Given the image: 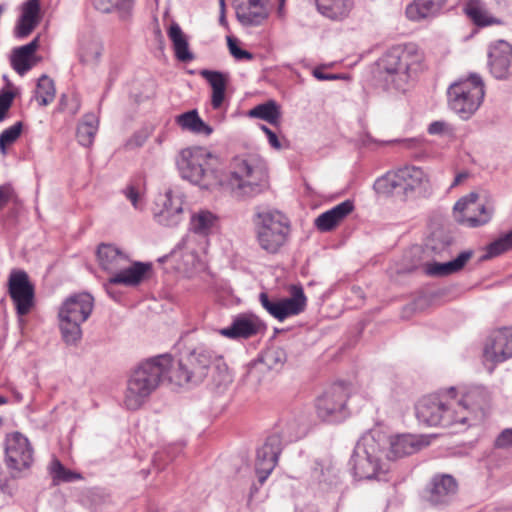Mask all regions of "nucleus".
Returning a JSON list of instances; mask_svg holds the SVG:
<instances>
[{
    "instance_id": "f257e3e1",
    "label": "nucleus",
    "mask_w": 512,
    "mask_h": 512,
    "mask_svg": "<svg viewBox=\"0 0 512 512\" xmlns=\"http://www.w3.org/2000/svg\"><path fill=\"white\" fill-rule=\"evenodd\" d=\"M423 53L413 43L388 49L377 61V79L386 91L404 92L409 81L422 69Z\"/></svg>"
},
{
    "instance_id": "f03ea898",
    "label": "nucleus",
    "mask_w": 512,
    "mask_h": 512,
    "mask_svg": "<svg viewBox=\"0 0 512 512\" xmlns=\"http://www.w3.org/2000/svg\"><path fill=\"white\" fill-rule=\"evenodd\" d=\"M472 394L464 399L445 402L439 396L429 395L423 397L416 405V417L426 426L450 427L454 424H469L483 414L482 407L471 408L469 404Z\"/></svg>"
},
{
    "instance_id": "7ed1b4c3",
    "label": "nucleus",
    "mask_w": 512,
    "mask_h": 512,
    "mask_svg": "<svg viewBox=\"0 0 512 512\" xmlns=\"http://www.w3.org/2000/svg\"><path fill=\"white\" fill-rule=\"evenodd\" d=\"M172 364L169 354H162L139 363L127 379L124 405L128 410H138L159 387Z\"/></svg>"
},
{
    "instance_id": "20e7f679",
    "label": "nucleus",
    "mask_w": 512,
    "mask_h": 512,
    "mask_svg": "<svg viewBox=\"0 0 512 512\" xmlns=\"http://www.w3.org/2000/svg\"><path fill=\"white\" fill-rule=\"evenodd\" d=\"M97 256L100 266L113 275L104 284L109 291L110 285L137 286L150 268V264L135 262L130 265L129 257L112 244L102 243L98 246Z\"/></svg>"
},
{
    "instance_id": "39448f33",
    "label": "nucleus",
    "mask_w": 512,
    "mask_h": 512,
    "mask_svg": "<svg viewBox=\"0 0 512 512\" xmlns=\"http://www.w3.org/2000/svg\"><path fill=\"white\" fill-rule=\"evenodd\" d=\"M181 177L202 188H209L219 181L218 158L206 148L189 147L183 149L177 160Z\"/></svg>"
},
{
    "instance_id": "423d86ee",
    "label": "nucleus",
    "mask_w": 512,
    "mask_h": 512,
    "mask_svg": "<svg viewBox=\"0 0 512 512\" xmlns=\"http://www.w3.org/2000/svg\"><path fill=\"white\" fill-rule=\"evenodd\" d=\"M212 365L218 370L222 367L226 369L221 356L201 345L178 362L177 367L170 372L169 379L179 386L198 385L207 377Z\"/></svg>"
},
{
    "instance_id": "0eeeda50",
    "label": "nucleus",
    "mask_w": 512,
    "mask_h": 512,
    "mask_svg": "<svg viewBox=\"0 0 512 512\" xmlns=\"http://www.w3.org/2000/svg\"><path fill=\"white\" fill-rule=\"evenodd\" d=\"M382 445L371 433H365L356 443L349 465L358 480H386L388 468L382 462Z\"/></svg>"
},
{
    "instance_id": "6e6552de",
    "label": "nucleus",
    "mask_w": 512,
    "mask_h": 512,
    "mask_svg": "<svg viewBox=\"0 0 512 512\" xmlns=\"http://www.w3.org/2000/svg\"><path fill=\"white\" fill-rule=\"evenodd\" d=\"M94 299L88 293H79L68 297L59 309L60 330L64 342L76 345L82 338L81 324L92 313Z\"/></svg>"
},
{
    "instance_id": "1a4fd4ad",
    "label": "nucleus",
    "mask_w": 512,
    "mask_h": 512,
    "mask_svg": "<svg viewBox=\"0 0 512 512\" xmlns=\"http://www.w3.org/2000/svg\"><path fill=\"white\" fill-rule=\"evenodd\" d=\"M450 109L461 119H470L481 106L485 96L484 82L479 74L452 83L447 91Z\"/></svg>"
},
{
    "instance_id": "9d476101",
    "label": "nucleus",
    "mask_w": 512,
    "mask_h": 512,
    "mask_svg": "<svg viewBox=\"0 0 512 512\" xmlns=\"http://www.w3.org/2000/svg\"><path fill=\"white\" fill-rule=\"evenodd\" d=\"M256 238L261 249L269 254H276L286 243L290 226L288 219L276 210L257 212L255 219Z\"/></svg>"
},
{
    "instance_id": "9b49d317",
    "label": "nucleus",
    "mask_w": 512,
    "mask_h": 512,
    "mask_svg": "<svg viewBox=\"0 0 512 512\" xmlns=\"http://www.w3.org/2000/svg\"><path fill=\"white\" fill-rule=\"evenodd\" d=\"M228 185L237 198L254 197L268 187L265 172L248 160L236 157L230 163Z\"/></svg>"
},
{
    "instance_id": "f8f14e48",
    "label": "nucleus",
    "mask_w": 512,
    "mask_h": 512,
    "mask_svg": "<svg viewBox=\"0 0 512 512\" xmlns=\"http://www.w3.org/2000/svg\"><path fill=\"white\" fill-rule=\"evenodd\" d=\"M425 180L426 175L421 168L405 166L379 177L374 183V189L379 194L408 196L421 187Z\"/></svg>"
},
{
    "instance_id": "ddd939ff",
    "label": "nucleus",
    "mask_w": 512,
    "mask_h": 512,
    "mask_svg": "<svg viewBox=\"0 0 512 512\" xmlns=\"http://www.w3.org/2000/svg\"><path fill=\"white\" fill-rule=\"evenodd\" d=\"M349 387L344 382H337L327 388L315 400L317 416L325 422L334 423L348 416L346 403L349 397Z\"/></svg>"
},
{
    "instance_id": "4468645a",
    "label": "nucleus",
    "mask_w": 512,
    "mask_h": 512,
    "mask_svg": "<svg viewBox=\"0 0 512 512\" xmlns=\"http://www.w3.org/2000/svg\"><path fill=\"white\" fill-rule=\"evenodd\" d=\"M512 357V327L497 329L488 336L483 349V362L491 374L495 366Z\"/></svg>"
},
{
    "instance_id": "2eb2a0df",
    "label": "nucleus",
    "mask_w": 512,
    "mask_h": 512,
    "mask_svg": "<svg viewBox=\"0 0 512 512\" xmlns=\"http://www.w3.org/2000/svg\"><path fill=\"white\" fill-rule=\"evenodd\" d=\"M8 294L18 316L27 315L34 306L35 288L24 270H12L8 278Z\"/></svg>"
},
{
    "instance_id": "dca6fc26",
    "label": "nucleus",
    "mask_w": 512,
    "mask_h": 512,
    "mask_svg": "<svg viewBox=\"0 0 512 512\" xmlns=\"http://www.w3.org/2000/svg\"><path fill=\"white\" fill-rule=\"evenodd\" d=\"M478 194L471 192L460 198L454 205V218L457 223L467 227L486 224L492 215V209L478 202Z\"/></svg>"
},
{
    "instance_id": "f3484780",
    "label": "nucleus",
    "mask_w": 512,
    "mask_h": 512,
    "mask_svg": "<svg viewBox=\"0 0 512 512\" xmlns=\"http://www.w3.org/2000/svg\"><path fill=\"white\" fill-rule=\"evenodd\" d=\"M33 462V448L20 432L8 434L5 439V463L10 470L21 472L30 468Z\"/></svg>"
},
{
    "instance_id": "a211bd4d",
    "label": "nucleus",
    "mask_w": 512,
    "mask_h": 512,
    "mask_svg": "<svg viewBox=\"0 0 512 512\" xmlns=\"http://www.w3.org/2000/svg\"><path fill=\"white\" fill-rule=\"evenodd\" d=\"M488 68L497 80H507L512 76V45L498 40L489 45Z\"/></svg>"
},
{
    "instance_id": "6ab92c4d",
    "label": "nucleus",
    "mask_w": 512,
    "mask_h": 512,
    "mask_svg": "<svg viewBox=\"0 0 512 512\" xmlns=\"http://www.w3.org/2000/svg\"><path fill=\"white\" fill-rule=\"evenodd\" d=\"M282 448L277 436H268L263 446L257 449L255 471L261 485L276 467Z\"/></svg>"
},
{
    "instance_id": "aec40b11",
    "label": "nucleus",
    "mask_w": 512,
    "mask_h": 512,
    "mask_svg": "<svg viewBox=\"0 0 512 512\" xmlns=\"http://www.w3.org/2000/svg\"><path fill=\"white\" fill-rule=\"evenodd\" d=\"M458 491V483L450 474H435L427 488V500L435 507L450 504Z\"/></svg>"
},
{
    "instance_id": "412c9836",
    "label": "nucleus",
    "mask_w": 512,
    "mask_h": 512,
    "mask_svg": "<svg viewBox=\"0 0 512 512\" xmlns=\"http://www.w3.org/2000/svg\"><path fill=\"white\" fill-rule=\"evenodd\" d=\"M269 0H241L236 6V18L243 26H259L269 16Z\"/></svg>"
},
{
    "instance_id": "4be33fe9",
    "label": "nucleus",
    "mask_w": 512,
    "mask_h": 512,
    "mask_svg": "<svg viewBox=\"0 0 512 512\" xmlns=\"http://www.w3.org/2000/svg\"><path fill=\"white\" fill-rule=\"evenodd\" d=\"M261 321L254 315L239 314L230 326L222 328L219 333L229 339H248L256 335L262 328Z\"/></svg>"
},
{
    "instance_id": "5701e85b",
    "label": "nucleus",
    "mask_w": 512,
    "mask_h": 512,
    "mask_svg": "<svg viewBox=\"0 0 512 512\" xmlns=\"http://www.w3.org/2000/svg\"><path fill=\"white\" fill-rule=\"evenodd\" d=\"M305 434L302 418L289 414L283 416L273 428L269 436H277L281 440V446L300 439Z\"/></svg>"
},
{
    "instance_id": "b1692460",
    "label": "nucleus",
    "mask_w": 512,
    "mask_h": 512,
    "mask_svg": "<svg viewBox=\"0 0 512 512\" xmlns=\"http://www.w3.org/2000/svg\"><path fill=\"white\" fill-rule=\"evenodd\" d=\"M354 209L352 200H345L330 210L321 213L314 221L315 227L320 232H330L348 216Z\"/></svg>"
},
{
    "instance_id": "393cba45",
    "label": "nucleus",
    "mask_w": 512,
    "mask_h": 512,
    "mask_svg": "<svg viewBox=\"0 0 512 512\" xmlns=\"http://www.w3.org/2000/svg\"><path fill=\"white\" fill-rule=\"evenodd\" d=\"M339 471L335 464L328 459L316 460L311 470V479L319 487L328 491L339 484Z\"/></svg>"
},
{
    "instance_id": "a878e982",
    "label": "nucleus",
    "mask_w": 512,
    "mask_h": 512,
    "mask_svg": "<svg viewBox=\"0 0 512 512\" xmlns=\"http://www.w3.org/2000/svg\"><path fill=\"white\" fill-rule=\"evenodd\" d=\"M200 76L204 78L212 89L211 106L213 109H219L225 100L227 85L229 83V74L217 70L203 69Z\"/></svg>"
},
{
    "instance_id": "bb28decb",
    "label": "nucleus",
    "mask_w": 512,
    "mask_h": 512,
    "mask_svg": "<svg viewBox=\"0 0 512 512\" xmlns=\"http://www.w3.org/2000/svg\"><path fill=\"white\" fill-rule=\"evenodd\" d=\"M447 0H414L406 8V15L412 21L431 19L441 13Z\"/></svg>"
},
{
    "instance_id": "cd10ccee",
    "label": "nucleus",
    "mask_w": 512,
    "mask_h": 512,
    "mask_svg": "<svg viewBox=\"0 0 512 512\" xmlns=\"http://www.w3.org/2000/svg\"><path fill=\"white\" fill-rule=\"evenodd\" d=\"M472 250L462 251L456 258L440 263L433 262L426 265V273L430 276L443 277L461 271L473 256Z\"/></svg>"
},
{
    "instance_id": "c85d7f7f",
    "label": "nucleus",
    "mask_w": 512,
    "mask_h": 512,
    "mask_svg": "<svg viewBox=\"0 0 512 512\" xmlns=\"http://www.w3.org/2000/svg\"><path fill=\"white\" fill-rule=\"evenodd\" d=\"M38 47L39 37H36L26 45L16 47L12 50L10 57L11 66L19 75H24L33 67L31 59Z\"/></svg>"
},
{
    "instance_id": "c756f323",
    "label": "nucleus",
    "mask_w": 512,
    "mask_h": 512,
    "mask_svg": "<svg viewBox=\"0 0 512 512\" xmlns=\"http://www.w3.org/2000/svg\"><path fill=\"white\" fill-rule=\"evenodd\" d=\"M421 447L422 442L416 436L411 434L399 435L391 440L387 457L393 460L402 458L416 453Z\"/></svg>"
},
{
    "instance_id": "7c9ffc66",
    "label": "nucleus",
    "mask_w": 512,
    "mask_h": 512,
    "mask_svg": "<svg viewBox=\"0 0 512 512\" xmlns=\"http://www.w3.org/2000/svg\"><path fill=\"white\" fill-rule=\"evenodd\" d=\"M167 34L172 42L176 58L185 63L192 61L194 59V55L189 50L188 39L179 24L173 22L170 25Z\"/></svg>"
},
{
    "instance_id": "2f4dec72",
    "label": "nucleus",
    "mask_w": 512,
    "mask_h": 512,
    "mask_svg": "<svg viewBox=\"0 0 512 512\" xmlns=\"http://www.w3.org/2000/svg\"><path fill=\"white\" fill-rule=\"evenodd\" d=\"M306 296L301 287L294 286L292 296L280 299V321L300 314L305 310Z\"/></svg>"
},
{
    "instance_id": "473e14b6",
    "label": "nucleus",
    "mask_w": 512,
    "mask_h": 512,
    "mask_svg": "<svg viewBox=\"0 0 512 512\" xmlns=\"http://www.w3.org/2000/svg\"><path fill=\"white\" fill-rule=\"evenodd\" d=\"M464 12L467 17L479 27H486L494 24H500L501 21L487 12L485 5L481 0H469L464 6Z\"/></svg>"
},
{
    "instance_id": "72a5a7b5",
    "label": "nucleus",
    "mask_w": 512,
    "mask_h": 512,
    "mask_svg": "<svg viewBox=\"0 0 512 512\" xmlns=\"http://www.w3.org/2000/svg\"><path fill=\"white\" fill-rule=\"evenodd\" d=\"M176 122L183 130L196 134L209 136L213 132L212 127L199 117L197 110H190L180 114L177 116Z\"/></svg>"
},
{
    "instance_id": "f704fd0d",
    "label": "nucleus",
    "mask_w": 512,
    "mask_h": 512,
    "mask_svg": "<svg viewBox=\"0 0 512 512\" xmlns=\"http://www.w3.org/2000/svg\"><path fill=\"white\" fill-rule=\"evenodd\" d=\"M93 5L102 13L115 12L125 21L131 16L134 0H93Z\"/></svg>"
},
{
    "instance_id": "c9c22d12",
    "label": "nucleus",
    "mask_w": 512,
    "mask_h": 512,
    "mask_svg": "<svg viewBox=\"0 0 512 512\" xmlns=\"http://www.w3.org/2000/svg\"><path fill=\"white\" fill-rule=\"evenodd\" d=\"M98 118L93 113L85 114L77 126L76 137L80 145L90 147L98 131Z\"/></svg>"
},
{
    "instance_id": "e433bc0d",
    "label": "nucleus",
    "mask_w": 512,
    "mask_h": 512,
    "mask_svg": "<svg viewBox=\"0 0 512 512\" xmlns=\"http://www.w3.org/2000/svg\"><path fill=\"white\" fill-rule=\"evenodd\" d=\"M316 6L322 15L330 19H340L348 14L352 2L350 0H318Z\"/></svg>"
},
{
    "instance_id": "4c0bfd02",
    "label": "nucleus",
    "mask_w": 512,
    "mask_h": 512,
    "mask_svg": "<svg viewBox=\"0 0 512 512\" xmlns=\"http://www.w3.org/2000/svg\"><path fill=\"white\" fill-rule=\"evenodd\" d=\"M248 115L253 118L265 120L271 125H278L281 112L279 105L275 101L270 100L252 108Z\"/></svg>"
},
{
    "instance_id": "58836bf2",
    "label": "nucleus",
    "mask_w": 512,
    "mask_h": 512,
    "mask_svg": "<svg viewBox=\"0 0 512 512\" xmlns=\"http://www.w3.org/2000/svg\"><path fill=\"white\" fill-rule=\"evenodd\" d=\"M55 92L54 81L46 74L41 75L37 82L35 96L39 105L47 106L50 104L55 98Z\"/></svg>"
},
{
    "instance_id": "ea45409f",
    "label": "nucleus",
    "mask_w": 512,
    "mask_h": 512,
    "mask_svg": "<svg viewBox=\"0 0 512 512\" xmlns=\"http://www.w3.org/2000/svg\"><path fill=\"white\" fill-rule=\"evenodd\" d=\"M215 216L209 211H200L190 220V230L196 234L207 235L215 223Z\"/></svg>"
},
{
    "instance_id": "a19ab883",
    "label": "nucleus",
    "mask_w": 512,
    "mask_h": 512,
    "mask_svg": "<svg viewBox=\"0 0 512 512\" xmlns=\"http://www.w3.org/2000/svg\"><path fill=\"white\" fill-rule=\"evenodd\" d=\"M102 44L97 40H88L80 46L79 60L83 64H96L102 54Z\"/></svg>"
},
{
    "instance_id": "79ce46f5",
    "label": "nucleus",
    "mask_w": 512,
    "mask_h": 512,
    "mask_svg": "<svg viewBox=\"0 0 512 512\" xmlns=\"http://www.w3.org/2000/svg\"><path fill=\"white\" fill-rule=\"evenodd\" d=\"M153 214L154 219L158 224L166 227H174L182 221L183 207L181 205H177V207H172V210L154 209Z\"/></svg>"
},
{
    "instance_id": "37998d69",
    "label": "nucleus",
    "mask_w": 512,
    "mask_h": 512,
    "mask_svg": "<svg viewBox=\"0 0 512 512\" xmlns=\"http://www.w3.org/2000/svg\"><path fill=\"white\" fill-rule=\"evenodd\" d=\"M50 473L55 483L59 482H74L82 478L77 473L67 469L58 459H53L50 465Z\"/></svg>"
},
{
    "instance_id": "c03bdc74",
    "label": "nucleus",
    "mask_w": 512,
    "mask_h": 512,
    "mask_svg": "<svg viewBox=\"0 0 512 512\" xmlns=\"http://www.w3.org/2000/svg\"><path fill=\"white\" fill-rule=\"evenodd\" d=\"M23 129V123L21 121L16 122L14 125L3 130L0 134V153L2 155L7 154V147L12 145L21 136Z\"/></svg>"
},
{
    "instance_id": "a18cd8bd",
    "label": "nucleus",
    "mask_w": 512,
    "mask_h": 512,
    "mask_svg": "<svg viewBox=\"0 0 512 512\" xmlns=\"http://www.w3.org/2000/svg\"><path fill=\"white\" fill-rule=\"evenodd\" d=\"M512 249V230L491 242L484 258H492Z\"/></svg>"
},
{
    "instance_id": "49530a36",
    "label": "nucleus",
    "mask_w": 512,
    "mask_h": 512,
    "mask_svg": "<svg viewBox=\"0 0 512 512\" xmlns=\"http://www.w3.org/2000/svg\"><path fill=\"white\" fill-rule=\"evenodd\" d=\"M269 369H278L286 360L285 352L280 348L267 349L260 358Z\"/></svg>"
},
{
    "instance_id": "de8ad7c7",
    "label": "nucleus",
    "mask_w": 512,
    "mask_h": 512,
    "mask_svg": "<svg viewBox=\"0 0 512 512\" xmlns=\"http://www.w3.org/2000/svg\"><path fill=\"white\" fill-rule=\"evenodd\" d=\"M182 446L179 445H172L164 448L161 451H158L154 454L153 457V466L157 470H161L166 465L167 461H171L176 454L182 449Z\"/></svg>"
},
{
    "instance_id": "09e8293b",
    "label": "nucleus",
    "mask_w": 512,
    "mask_h": 512,
    "mask_svg": "<svg viewBox=\"0 0 512 512\" xmlns=\"http://www.w3.org/2000/svg\"><path fill=\"white\" fill-rule=\"evenodd\" d=\"M14 98L15 93L12 90L6 88L0 90V122H3L7 118Z\"/></svg>"
},
{
    "instance_id": "8fccbe9b",
    "label": "nucleus",
    "mask_w": 512,
    "mask_h": 512,
    "mask_svg": "<svg viewBox=\"0 0 512 512\" xmlns=\"http://www.w3.org/2000/svg\"><path fill=\"white\" fill-rule=\"evenodd\" d=\"M227 45H228L230 54L236 60L251 61L254 59V55L251 52L239 47L237 39H235L233 37H227Z\"/></svg>"
},
{
    "instance_id": "3c124183",
    "label": "nucleus",
    "mask_w": 512,
    "mask_h": 512,
    "mask_svg": "<svg viewBox=\"0 0 512 512\" xmlns=\"http://www.w3.org/2000/svg\"><path fill=\"white\" fill-rule=\"evenodd\" d=\"M453 243V239L448 234H437L434 233L431 239V249L435 253L446 251Z\"/></svg>"
},
{
    "instance_id": "603ef678",
    "label": "nucleus",
    "mask_w": 512,
    "mask_h": 512,
    "mask_svg": "<svg viewBox=\"0 0 512 512\" xmlns=\"http://www.w3.org/2000/svg\"><path fill=\"white\" fill-rule=\"evenodd\" d=\"M259 300L263 308H265L270 315L280 321V299H270L264 292L260 293Z\"/></svg>"
},
{
    "instance_id": "864d4df0",
    "label": "nucleus",
    "mask_w": 512,
    "mask_h": 512,
    "mask_svg": "<svg viewBox=\"0 0 512 512\" xmlns=\"http://www.w3.org/2000/svg\"><path fill=\"white\" fill-rule=\"evenodd\" d=\"M40 0H28L23 5V19L39 22Z\"/></svg>"
},
{
    "instance_id": "5fc2aeb1",
    "label": "nucleus",
    "mask_w": 512,
    "mask_h": 512,
    "mask_svg": "<svg viewBox=\"0 0 512 512\" xmlns=\"http://www.w3.org/2000/svg\"><path fill=\"white\" fill-rule=\"evenodd\" d=\"M37 24V21L26 20L20 16L14 29V35L17 38H25L34 30Z\"/></svg>"
},
{
    "instance_id": "6e6d98bb",
    "label": "nucleus",
    "mask_w": 512,
    "mask_h": 512,
    "mask_svg": "<svg viewBox=\"0 0 512 512\" xmlns=\"http://www.w3.org/2000/svg\"><path fill=\"white\" fill-rule=\"evenodd\" d=\"M177 205L182 206V200L173 196L172 191H167L163 196H160L157 200L156 208L157 210H172V207H177Z\"/></svg>"
},
{
    "instance_id": "4d7b16f0",
    "label": "nucleus",
    "mask_w": 512,
    "mask_h": 512,
    "mask_svg": "<svg viewBox=\"0 0 512 512\" xmlns=\"http://www.w3.org/2000/svg\"><path fill=\"white\" fill-rule=\"evenodd\" d=\"M512 446V429L503 430L495 440V447L507 448Z\"/></svg>"
},
{
    "instance_id": "13d9d810",
    "label": "nucleus",
    "mask_w": 512,
    "mask_h": 512,
    "mask_svg": "<svg viewBox=\"0 0 512 512\" xmlns=\"http://www.w3.org/2000/svg\"><path fill=\"white\" fill-rule=\"evenodd\" d=\"M14 195V189L10 184L0 186V210H2Z\"/></svg>"
},
{
    "instance_id": "bf43d9fd",
    "label": "nucleus",
    "mask_w": 512,
    "mask_h": 512,
    "mask_svg": "<svg viewBox=\"0 0 512 512\" xmlns=\"http://www.w3.org/2000/svg\"><path fill=\"white\" fill-rule=\"evenodd\" d=\"M261 130L267 136L269 144L273 148L279 150L281 148V143H280V140L278 139V136L276 135V133L265 125H261Z\"/></svg>"
},
{
    "instance_id": "052dcab7",
    "label": "nucleus",
    "mask_w": 512,
    "mask_h": 512,
    "mask_svg": "<svg viewBox=\"0 0 512 512\" xmlns=\"http://www.w3.org/2000/svg\"><path fill=\"white\" fill-rule=\"evenodd\" d=\"M124 194L127 197V199H129L131 201L134 208H136V209L140 208V204H139L140 195H139V192L135 189V187H133V186L127 187L124 190Z\"/></svg>"
},
{
    "instance_id": "680f3d73",
    "label": "nucleus",
    "mask_w": 512,
    "mask_h": 512,
    "mask_svg": "<svg viewBox=\"0 0 512 512\" xmlns=\"http://www.w3.org/2000/svg\"><path fill=\"white\" fill-rule=\"evenodd\" d=\"M448 127V124L444 121H434L428 126V133L431 135H439L445 133Z\"/></svg>"
},
{
    "instance_id": "e2e57ef3",
    "label": "nucleus",
    "mask_w": 512,
    "mask_h": 512,
    "mask_svg": "<svg viewBox=\"0 0 512 512\" xmlns=\"http://www.w3.org/2000/svg\"><path fill=\"white\" fill-rule=\"evenodd\" d=\"M68 102H69V98L67 97V95L62 94L59 99V104H58V108H57L58 111L64 112V111L68 110L70 112V114H72V115L76 114L79 109L78 104H76L74 107L70 108L68 105Z\"/></svg>"
},
{
    "instance_id": "0e129e2a",
    "label": "nucleus",
    "mask_w": 512,
    "mask_h": 512,
    "mask_svg": "<svg viewBox=\"0 0 512 512\" xmlns=\"http://www.w3.org/2000/svg\"><path fill=\"white\" fill-rule=\"evenodd\" d=\"M313 76L316 79L321 80V81H324V80H335V79L339 78V76L336 75V74H326V73L322 72L318 68L313 70Z\"/></svg>"
},
{
    "instance_id": "69168bd1",
    "label": "nucleus",
    "mask_w": 512,
    "mask_h": 512,
    "mask_svg": "<svg viewBox=\"0 0 512 512\" xmlns=\"http://www.w3.org/2000/svg\"><path fill=\"white\" fill-rule=\"evenodd\" d=\"M144 143V138L140 135H134L133 137H131L127 143H126V146L129 147V148H135V147H140L142 146Z\"/></svg>"
},
{
    "instance_id": "338daca9",
    "label": "nucleus",
    "mask_w": 512,
    "mask_h": 512,
    "mask_svg": "<svg viewBox=\"0 0 512 512\" xmlns=\"http://www.w3.org/2000/svg\"><path fill=\"white\" fill-rule=\"evenodd\" d=\"M468 177V173L466 172H461V173H458L456 176H455V179L451 185V187H454V186H457L459 185L460 183H462L466 178Z\"/></svg>"
},
{
    "instance_id": "774afa93",
    "label": "nucleus",
    "mask_w": 512,
    "mask_h": 512,
    "mask_svg": "<svg viewBox=\"0 0 512 512\" xmlns=\"http://www.w3.org/2000/svg\"><path fill=\"white\" fill-rule=\"evenodd\" d=\"M225 11L226 10H222L220 12V16H219V23L220 25L226 27L227 26V20H226V15H225Z\"/></svg>"
}]
</instances>
